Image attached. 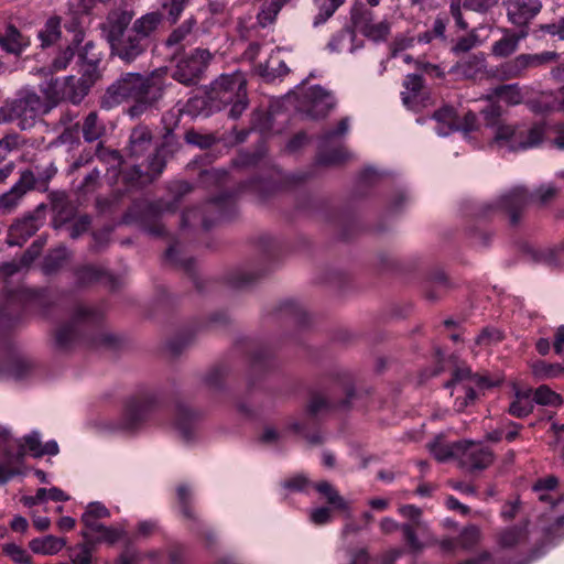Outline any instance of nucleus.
Here are the masks:
<instances>
[{
	"instance_id": "f257e3e1",
	"label": "nucleus",
	"mask_w": 564,
	"mask_h": 564,
	"mask_svg": "<svg viewBox=\"0 0 564 564\" xmlns=\"http://www.w3.org/2000/svg\"><path fill=\"white\" fill-rule=\"evenodd\" d=\"M167 74L176 79V70L166 66L156 68L147 77L138 73L123 74L108 87L101 106L110 109L123 101L133 100L135 104L129 109V115L138 116L162 97L166 86L163 77Z\"/></svg>"
},
{
	"instance_id": "f03ea898",
	"label": "nucleus",
	"mask_w": 564,
	"mask_h": 564,
	"mask_svg": "<svg viewBox=\"0 0 564 564\" xmlns=\"http://www.w3.org/2000/svg\"><path fill=\"white\" fill-rule=\"evenodd\" d=\"M99 321L100 314L97 311L87 306H78L70 322L57 330L56 345L62 349H66L77 341H83L91 347L113 345L115 337L99 330Z\"/></svg>"
},
{
	"instance_id": "7ed1b4c3",
	"label": "nucleus",
	"mask_w": 564,
	"mask_h": 564,
	"mask_svg": "<svg viewBox=\"0 0 564 564\" xmlns=\"http://www.w3.org/2000/svg\"><path fill=\"white\" fill-rule=\"evenodd\" d=\"M53 107L52 102L43 99L34 89L22 88L12 101L0 108V123L14 122L21 130H28Z\"/></svg>"
},
{
	"instance_id": "20e7f679",
	"label": "nucleus",
	"mask_w": 564,
	"mask_h": 564,
	"mask_svg": "<svg viewBox=\"0 0 564 564\" xmlns=\"http://www.w3.org/2000/svg\"><path fill=\"white\" fill-rule=\"evenodd\" d=\"M246 85L247 80L241 72L221 75L212 84L209 98L219 106L230 105L229 116L238 119L248 106Z\"/></svg>"
},
{
	"instance_id": "39448f33",
	"label": "nucleus",
	"mask_w": 564,
	"mask_h": 564,
	"mask_svg": "<svg viewBox=\"0 0 564 564\" xmlns=\"http://www.w3.org/2000/svg\"><path fill=\"white\" fill-rule=\"evenodd\" d=\"M545 135V123H534L531 126L499 124L495 131L494 142L499 149L522 151L540 145Z\"/></svg>"
},
{
	"instance_id": "423d86ee",
	"label": "nucleus",
	"mask_w": 564,
	"mask_h": 564,
	"mask_svg": "<svg viewBox=\"0 0 564 564\" xmlns=\"http://www.w3.org/2000/svg\"><path fill=\"white\" fill-rule=\"evenodd\" d=\"M557 486L558 479L552 475L536 480L533 485L538 499L550 505L546 517L553 521L551 529L564 527V494H557Z\"/></svg>"
},
{
	"instance_id": "0eeeda50",
	"label": "nucleus",
	"mask_w": 564,
	"mask_h": 564,
	"mask_svg": "<svg viewBox=\"0 0 564 564\" xmlns=\"http://www.w3.org/2000/svg\"><path fill=\"white\" fill-rule=\"evenodd\" d=\"M335 105L336 99L334 95L322 86L315 85L301 89L299 109L310 118L325 117Z\"/></svg>"
},
{
	"instance_id": "6e6552de",
	"label": "nucleus",
	"mask_w": 564,
	"mask_h": 564,
	"mask_svg": "<svg viewBox=\"0 0 564 564\" xmlns=\"http://www.w3.org/2000/svg\"><path fill=\"white\" fill-rule=\"evenodd\" d=\"M36 183L35 173L31 170H23L19 180L0 195V213L3 215L13 213L24 196L35 187Z\"/></svg>"
},
{
	"instance_id": "1a4fd4ad",
	"label": "nucleus",
	"mask_w": 564,
	"mask_h": 564,
	"mask_svg": "<svg viewBox=\"0 0 564 564\" xmlns=\"http://www.w3.org/2000/svg\"><path fill=\"white\" fill-rule=\"evenodd\" d=\"M349 131V119L344 118L338 122L336 129L327 131L324 133L319 140V154L318 161L323 164H334L339 163L347 159L348 153L343 148L339 147L335 149L333 152L328 153V149L332 145L337 144V141L343 138Z\"/></svg>"
},
{
	"instance_id": "9d476101",
	"label": "nucleus",
	"mask_w": 564,
	"mask_h": 564,
	"mask_svg": "<svg viewBox=\"0 0 564 564\" xmlns=\"http://www.w3.org/2000/svg\"><path fill=\"white\" fill-rule=\"evenodd\" d=\"M556 58L554 52L539 54H520L500 66V74L506 79L521 77L528 69L550 63Z\"/></svg>"
},
{
	"instance_id": "9b49d317",
	"label": "nucleus",
	"mask_w": 564,
	"mask_h": 564,
	"mask_svg": "<svg viewBox=\"0 0 564 564\" xmlns=\"http://www.w3.org/2000/svg\"><path fill=\"white\" fill-rule=\"evenodd\" d=\"M284 488L292 490H307L312 484L303 476L296 475L283 482ZM313 487L319 492L329 505H333L335 508L346 511L348 517H350V507L348 502L338 494V491L327 481H321Z\"/></svg>"
},
{
	"instance_id": "f8f14e48",
	"label": "nucleus",
	"mask_w": 564,
	"mask_h": 564,
	"mask_svg": "<svg viewBox=\"0 0 564 564\" xmlns=\"http://www.w3.org/2000/svg\"><path fill=\"white\" fill-rule=\"evenodd\" d=\"M457 462L460 467L474 471L487 468L494 462L491 449L481 443L462 441Z\"/></svg>"
},
{
	"instance_id": "ddd939ff",
	"label": "nucleus",
	"mask_w": 564,
	"mask_h": 564,
	"mask_svg": "<svg viewBox=\"0 0 564 564\" xmlns=\"http://www.w3.org/2000/svg\"><path fill=\"white\" fill-rule=\"evenodd\" d=\"M474 381L469 368H458L454 371L452 380L446 383V388H451L452 395L455 397L454 406L456 411L465 410L475 400Z\"/></svg>"
},
{
	"instance_id": "4468645a",
	"label": "nucleus",
	"mask_w": 564,
	"mask_h": 564,
	"mask_svg": "<svg viewBox=\"0 0 564 564\" xmlns=\"http://www.w3.org/2000/svg\"><path fill=\"white\" fill-rule=\"evenodd\" d=\"M148 45L149 43L133 32L132 28L110 44L112 51L126 62L134 61L147 50Z\"/></svg>"
},
{
	"instance_id": "2eb2a0df",
	"label": "nucleus",
	"mask_w": 564,
	"mask_h": 564,
	"mask_svg": "<svg viewBox=\"0 0 564 564\" xmlns=\"http://www.w3.org/2000/svg\"><path fill=\"white\" fill-rule=\"evenodd\" d=\"M153 400L133 397L127 400L122 413V427L129 431L138 429L148 417Z\"/></svg>"
},
{
	"instance_id": "dca6fc26",
	"label": "nucleus",
	"mask_w": 564,
	"mask_h": 564,
	"mask_svg": "<svg viewBox=\"0 0 564 564\" xmlns=\"http://www.w3.org/2000/svg\"><path fill=\"white\" fill-rule=\"evenodd\" d=\"M509 20L517 25L527 24L541 10L540 0H503Z\"/></svg>"
},
{
	"instance_id": "f3484780",
	"label": "nucleus",
	"mask_w": 564,
	"mask_h": 564,
	"mask_svg": "<svg viewBox=\"0 0 564 564\" xmlns=\"http://www.w3.org/2000/svg\"><path fill=\"white\" fill-rule=\"evenodd\" d=\"M212 55L208 51L196 50L191 56L178 63V82L189 83L205 69Z\"/></svg>"
},
{
	"instance_id": "a211bd4d",
	"label": "nucleus",
	"mask_w": 564,
	"mask_h": 564,
	"mask_svg": "<svg viewBox=\"0 0 564 564\" xmlns=\"http://www.w3.org/2000/svg\"><path fill=\"white\" fill-rule=\"evenodd\" d=\"M529 195L524 187L517 186L503 194L497 202L499 208L505 209L510 217V223L516 225L519 221V213L528 204Z\"/></svg>"
},
{
	"instance_id": "6ab92c4d",
	"label": "nucleus",
	"mask_w": 564,
	"mask_h": 564,
	"mask_svg": "<svg viewBox=\"0 0 564 564\" xmlns=\"http://www.w3.org/2000/svg\"><path fill=\"white\" fill-rule=\"evenodd\" d=\"M133 15V11L121 9L113 10L108 14L106 22L102 24V31L106 33L109 44L128 31L127 28L131 23Z\"/></svg>"
},
{
	"instance_id": "aec40b11",
	"label": "nucleus",
	"mask_w": 564,
	"mask_h": 564,
	"mask_svg": "<svg viewBox=\"0 0 564 564\" xmlns=\"http://www.w3.org/2000/svg\"><path fill=\"white\" fill-rule=\"evenodd\" d=\"M36 229L35 218L33 216L19 219L11 225L7 241L10 246H20L33 236Z\"/></svg>"
},
{
	"instance_id": "412c9836",
	"label": "nucleus",
	"mask_w": 564,
	"mask_h": 564,
	"mask_svg": "<svg viewBox=\"0 0 564 564\" xmlns=\"http://www.w3.org/2000/svg\"><path fill=\"white\" fill-rule=\"evenodd\" d=\"M533 408L532 390L514 388V394L509 403L508 413L516 417H525L533 411Z\"/></svg>"
},
{
	"instance_id": "4be33fe9",
	"label": "nucleus",
	"mask_w": 564,
	"mask_h": 564,
	"mask_svg": "<svg viewBox=\"0 0 564 564\" xmlns=\"http://www.w3.org/2000/svg\"><path fill=\"white\" fill-rule=\"evenodd\" d=\"M462 441L448 443L442 435L435 437L433 442L429 444V451L438 462H447L449 459L457 460L459 451H462Z\"/></svg>"
},
{
	"instance_id": "5701e85b",
	"label": "nucleus",
	"mask_w": 564,
	"mask_h": 564,
	"mask_svg": "<svg viewBox=\"0 0 564 564\" xmlns=\"http://www.w3.org/2000/svg\"><path fill=\"white\" fill-rule=\"evenodd\" d=\"M486 61L482 54L468 56L466 59L456 63L451 72L458 77L476 78L485 70Z\"/></svg>"
},
{
	"instance_id": "b1692460",
	"label": "nucleus",
	"mask_w": 564,
	"mask_h": 564,
	"mask_svg": "<svg viewBox=\"0 0 564 564\" xmlns=\"http://www.w3.org/2000/svg\"><path fill=\"white\" fill-rule=\"evenodd\" d=\"M403 85L405 88V90L401 93L403 105L409 109L417 110L422 100L421 90L423 87V80L421 76L415 74L408 75Z\"/></svg>"
},
{
	"instance_id": "393cba45",
	"label": "nucleus",
	"mask_w": 564,
	"mask_h": 564,
	"mask_svg": "<svg viewBox=\"0 0 564 564\" xmlns=\"http://www.w3.org/2000/svg\"><path fill=\"white\" fill-rule=\"evenodd\" d=\"M107 132L105 121L97 111H90L83 120L82 133L86 142L93 143L100 140Z\"/></svg>"
},
{
	"instance_id": "a878e982",
	"label": "nucleus",
	"mask_w": 564,
	"mask_h": 564,
	"mask_svg": "<svg viewBox=\"0 0 564 564\" xmlns=\"http://www.w3.org/2000/svg\"><path fill=\"white\" fill-rule=\"evenodd\" d=\"M147 171L143 172L140 166L133 167V176H131L129 180L131 181H138L140 183H143V178L145 181L152 180L160 175L162 171L165 167V160L162 155L161 151H155L148 160H147Z\"/></svg>"
},
{
	"instance_id": "bb28decb",
	"label": "nucleus",
	"mask_w": 564,
	"mask_h": 564,
	"mask_svg": "<svg viewBox=\"0 0 564 564\" xmlns=\"http://www.w3.org/2000/svg\"><path fill=\"white\" fill-rule=\"evenodd\" d=\"M66 545L64 538H57L48 534L41 538L32 539L29 542L30 550L35 554L55 555Z\"/></svg>"
},
{
	"instance_id": "cd10ccee",
	"label": "nucleus",
	"mask_w": 564,
	"mask_h": 564,
	"mask_svg": "<svg viewBox=\"0 0 564 564\" xmlns=\"http://www.w3.org/2000/svg\"><path fill=\"white\" fill-rule=\"evenodd\" d=\"M151 145L152 134L147 127L139 126L132 130L129 141V152L131 156H142L148 150H150Z\"/></svg>"
},
{
	"instance_id": "c85d7f7f",
	"label": "nucleus",
	"mask_w": 564,
	"mask_h": 564,
	"mask_svg": "<svg viewBox=\"0 0 564 564\" xmlns=\"http://www.w3.org/2000/svg\"><path fill=\"white\" fill-rule=\"evenodd\" d=\"M433 118L436 121L435 130L438 135L446 137L452 131L459 130L460 127L457 122V116L452 107H444L437 110Z\"/></svg>"
},
{
	"instance_id": "c756f323",
	"label": "nucleus",
	"mask_w": 564,
	"mask_h": 564,
	"mask_svg": "<svg viewBox=\"0 0 564 564\" xmlns=\"http://www.w3.org/2000/svg\"><path fill=\"white\" fill-rule=\"evenodd\" d=\"M163 17L159 12H149L137 19L132 29L133 32L138 33L145 42L149 43L150 36L156 31L161 24Z\"/></svg>"
},
{
	"instance_id": "7c9ffc66",
	"label": "nucleus",
	"mask_w": 564,
	"mask_h": 564,
	"mask_svg": "<svg viewBox=\"0 0 564 564\" xmlns=\"http://www.w3.org/2000/svg\"><path fill=\"white\" fill-rule=\"evenodd\" d=\"M178 440L189 443L196 431V415L187 408L178 403Z\"/></svg>"
},
{
	"instance_id": "2f4dec72",
	"label": "nucleus",
	"mask_w": 564,
	"mask_h": 564,
	"mask_svg": "<svg viewBox=\"0 0 564 564\" xmlns=\"http://www.w3.org/2000/svg\"><path fill=\"white\" fill-rule=\"evenodd\" d=\"M28 45L19 30L13 25H8L4 34H0V47L7 53L20 54Z\"/></svg>"
},
{
	"instance_id": "473e14b6",
	"label": "nucleus",
	"mask_w": 564,
	"mask_h": 564,
	"mask_svg": "<svg viewBox=\"0 0 564 564\" xmlns=\"http://www.w3.org/2000/svg\"><path fill=\"white\" fill-rule=\"evenodd\" d=\"M527 535V524L508 528L498 534L497 543L502 549H511L525 541Z\"/></svg>"
},
{
	"instance_id": "72a5a7b5",
	"label": "nucleus",
	"mask_w": 564,
	"mask_h": 564,
	"mask_svg": "<svg viewBox=\"0 0 564 564\" xmlns=\"http://www.w3.org/2000/svg\"><path fill=\"white\" fill-rule=\"evenodd\" d=\"M525 36V32L505 35L494 43L491 52L497 57H507L518 50L519 42Z\"/></svg>"
},
{
	"instance_id": "f704fd0d",
	"label": "nucleus",
	"mask_w": 564,
	"mask_h": 564,
	"mask_svg": "<svg viewBox=\"0 0 564 564\" xmlns=\"http://www.w3.org/2000/svg\"><path fill=\"white\" fill-rule=\"evenodd\" d=\"M355 39L356 34L352 30L348 28L343 29L332 37L327 46L329 51L334 53L343 51L354 53L356 51V46L354 45Z\"/></svg>"
},
{
	"instance_id": "c9c22d12",
	"label": "nucleus",
	"mask_w": 564,
	"mask_h": 564,
	"mask_svg": "<svg viewBox=\"0 0 564 564\" xmlns=\"http://www.w3.org/2000/svg\"><path fill=\"white\" fill-rule=\"evenodd\" d=\"M531 372L538 380H547L564 376V367L560 364H547L536 360L530 365Z\"/></svg>"
},
{
	"instance_id": "e433bc0d",
	"label": "nucleus",
	"mask_w": 564,
	"mask_h": 564,
	"mask_svg": "<svg viewBox=\"0 0 564 564\" xmlns=\"http://www.w3.org/2000/svg\"><path fill=\"white\" fill-rule=\"evenodd\" d=\"M61 18L55 15L47 19L43 29L39 32L42 47L56 43L61 39Z\"/></svg>"
},
{
	"instance_id": "4c0bfd02",
	"label": "nucleus",
	"mask_w": 564,
	"mask_h": 564,
	"mask_svg": "<svg viewBox=\"0 0 564 564\" xmlns=\"http://www.w3.org/2000/svg\"><path fill=\"white\" fill-rule=\"evenodd\" d=\"M494 96L509 106L519 105L523 100V94L518 84L501 85L494 89Z\"/></svg>"
},
{
	"instance_id": "58836bf2",
	"label": "nucleus",
	"mask_w": 564,
	"mask_h": 564,
	"mask_svg": "<svg viewBox=\"0 0 564 564\" xmlns=\"http://www.w3.org/2000/svg\"><path fill=\"white\" fill-rule=\"evenodd\" d=\"M532 395L533 401L541 405L558 406L563 402L562 397L547 386H540Z\"/></svg>"
},
{
	"instance_id": "ea45409f",
	"label": "nucleus",
	"mask_w": 564,
	"mask_h": 564,
	"mask_svg": "<svg viewBox=\"0 0 564 564\" xmlns=\"http://www.w3.org/2000/svg\"><path fill=\"white\" fill-rule=\"evenodd\" d=\"M361 31L368 39L375 42L384 41L390 32V24L387 21L366 23L361 26Z\"/></svg>"
},
{
	"instance_id": "a19ab883",
	"label": "nucleus",
	"mask_w": 564,
	"mask_h": 564,
	"mask_svg": "<svg viewBox=\"0 0 564 564\" xmlns=\"http://www.w3.org/2000/svg\"><path fill=\"white\" fill-rule=\"evenodd\" d=\"M78 46H74L72 44L67 45L64 50H62L57 56L53 59L51 64L52 72H61L66 69L69 65L70 61L75 56V52Z\"/></svg>"
},
{
	"instance_id": "79ce46f5",
	"label": "nucleus",
	"mask_w": 564,
	"mask_h": 564,
	"mask_svg": "<svg viewBox=\"0 0 564 564\" xmlns=\"http://www.w3.org/2000/svg\"><path fill=\"white\" fill-rule=\"evenodd\" d=\"M24 441L25 445H19L18 459H21L25 454V447L34 457H39L37 452H41L42 448L40 433L37 431H33L24 437Z\"/></svg>"
},
{
	"instance_id": "37998d69",
	"label": "nucleus",
	"mask_w": 564,
	"mask_h": 564,
	"mask_svg": "<svg viewBox=\"0 0 564 564\" xmlns=\"http://www.w3.org/2000/svg\"><path fill=\"white\" fill-rule=\"evenodd\" d=\"M282 8V3L280 1H271L269 4H267L258 14V21L262 26H267L268 24L272 23L279 11Z\"/></svg>"
},
{
	"instance_id": "c03bdc74",
	"label": "nucleus",
	"mask_w": 564,
	"mask_h": 564,
	"mask_svg": "<svg viewBox=\"0 0 564 564\" xmlns=\"http://www.w3.org/2000/svg\"><path fill=\"white\" fill-rule=\"evenodd\" d=\"M110 517V511L101 502L95 501L88 503L85 512L82 514V520H100Z\"/></svg>"
},
{
	"instance_id": "a18cd8bd",
	"label": "nucleus",
	"mask_w": 564,
	"mask_h": 564,
	"mask_svg": "<svg viewBox=\"0 0 564 564\" xmlns=\"http://www.w3.org/2000/svg\"><path fill=\"white\" fill-rule=\"evenodd\" d=\"M96 155L101 162L110 163L113 167H119L122 164L120 152L104 148L101 143L97 145Z\"/></svg>"
},
{
	"instance_id": "49530a36",
	"label": "nucleus",
	"mask_w": 564,
	"mask_h": 564,
	"mask_svg": "<svg viewBox=\"0 0 564 564\" xmlns=\"http://www.w3.org/2000/svg\"><path fill=\"white\" fill-rule=\"evenodd\" d=\"M93 547L88 543L78 544L72 550L70 560L73 564H91Z\"/></svg>"
},
{
	"instance_id": "de8ad7c7",
	"label": "nucleus",
	"mask_w": 564,
	"mask_h": 564,
	"mask_svg": "<svg viewBox=\"0 0 564 564\" xmlns=\"http://www.w3.org/2000/svg\"><path fill=\"white\" fill-rule=\"evenodd\" d=\"M4 553L19 564H32L30 554L21 546L10 543L3 547Z\"/></svg>"
},
{
	"instance_id": "09e8293b",
	"label": "nucleus",
	"mask_w": 564,
	"mask_h": 564,
	"mask_svg": "<svg viewBox=\"0 0 564 564\" xmlns=\"http://www.w3.org/2000/svg\"><path fill=\"white\" fill-rule=\"evenodd\" d=\"M502 339L500 330L495 328H485L476 338V345L478 346H490Z\"/></svg>"
},
{
	"instance_id": "8fccbe9b",
	"label": "nucleus",
	"mask_w": 564,
	"mask_h": 564,
	"mask_svg": "<svg viewBox=\"0 0 564 564\" xmlns=\"http://www.w3.org/2000/svg\"><path fill=\"white\" fill-rule=\"evenodd\" d=\"M65 30L72 34L70 44L78 46L85 37V33L76 17L65 24Z\"/></svg>"
},
{
	"instance_id": "3c124183",
	"label": "nucleus",
	"mask_w": 564,
	"mask_h": 564,
	"mask_svg": "<svg viewBox=\"0 0 564 564\" xmlns=\"http://www.w3.org/2000/svg\"><path fill=\"white\" fill-rule=\"evenodd\" d=\"M123 530L115 527H105L101 533L95 538V542L116 543L123 536Z\"/></svg>"
},
{
	"instance_id": "603ef678",
	"label": "nucleus",
	"mask_w": 564,
	"mask_h": 564,
	"mask_svg": "<svg viewBox=\"0 0 564 564\" xmlns=\"http://www.w3.org/2000/svg\"><path fill=\"white\" fill-rule=\"evenodd\" d=\"M480 538V531L475 525H469L465 528L459 536V543L463 547H471L474 544L478 542Z\"/></svg>"
},
{
	"instance_id": "864d4df0",
	"label": "nucleus",
	"mask_w": 564,
	"mask_h": 564,
	"mask_svg": "<svg viewBox=\"0 0 564 564\" xmlns=\"http://www.w3.org/2000/svg\"><path fill=\"white\" fill-rule=\"evenodd\" d=\"M68 257V250L65 247H59L54 250V253L47 257L45 263V272H52L57 265L59 261L65 260Z\"/></svg>"
},
{
	"instance_id": "5fc2aeb1",
	"label": "nucleus",
	"mask_w": 564,
	"mask_h": 564,
	"mask_svg": "<svg viewBox=\"0 0 564 564\" xmlns=\"http://www.w3.org/2000/svg\"><path fill=\"white\" fill-rule=\"evenodd\" d=\"M546 134L552 135V143L564 151V124L546 126Z\"/></svg>"
},
{
	"instance_id": "6e6d98bb",
	"label": "nucleus",
	"mask_w": 564,
	"mask_h": 564,
	"mask_svg": "<svg viewBox=\"0 0 564 564\" xmlns=\"http://www.w3.org/2000/svg\"><path fill=\"white\" fill-rule=\"evenodd\" d=\"M100 172L97 169L90 171L83 180L79 188L84 193H89L95 191L99 185Z\"/></svg>"
},
{
	"instance_id": "4d7b16f0",
	"label": "nucleus",
	"mask_w": 564,
	"mask_h": 564,
	"mask_svg": "<svg viewBox=\"0 0 564 564\" xmlns=\"http://www.w3.org/2000/svg\"><path fill=\"white\" fill-rule=\"evenodd\" d=\"M540 30L544 33H549L552 36H557L564 40V17H561L556 22L541 24Z\"/></svg>"
},
{
	"instance_id": "13d9d810",
	"label": "nucleus",
	"mask_w": 564,
	"mask_h": 564,
	"mask_svg": "<svg viewBox=\"0 0 564 564\" xmlns=\"http://www.w3.org/2000/svg\"><path fill=\"white\" fill-rule=\"evenodd\" d=\"M499 0H464V7L477 12H486L498 3Z\"/></svg>"
},
{
	"instance_id": "bf43d9fd",
	"label": "nucleus",
	"mask_w": 564,
	"mask_h": 564,
	"mask_svg": "<svg viewBox=\"0 0 564 564\" xmlns=\"http://www.w3.org/2000/svg\"><path fill=\"white\" fill-rule=\"evenodd\" d=\"M192 491L187 486H178V506L183 505V513L185 517L191 518L193 516L188 503L192 501Z\"/></svg>"
},
{
	"instance_id": "052dcab7",
	"label": "nucleus",
	"mask_w": 564,
	"mask_h": 564,
	"mask_svg": "<svg viewBox=\"0 0 564 564\" xmlns=\"http://www.w3.org/2000/svg\"><path fill=\"white\" fill-rule=\"evenodd\" d=\"M310 519L314 524H326L332 519L330 509L326 507L313 509L310 513Z\"/></svg>"
},
{
	"instance_id": "680f3d73",
	"label": "nucleus",
	"mask_w": 564,
	"mask_h": 564,
	"mask_svg": "<svg viewBox=\"0 0 564 564\" xmlns=\"http://www.w3.org/2000/svg\"><path fill=\"white\" fill-rule=\"evenodd\" d=\"M77 274L80 281L91 282L98 280L101 276L102 270L97 269L93 265H86L79 269Z\"/></svg>"
},
{
	"instance_id": "e2e57ef3",
	"label": "nucleus",
	"mask_w": 564,
	"mask_h": 564,
	"mask_svg": "<svg viewBox=\"0 0 564 564\" xmlns=\"http://www.w3.org/2000/svg\"><path fill=\"white\" fill-rule=\"evenodd\" d=\"M82 522L84 523V525L86 528L85 531H82V535L86 540L91 539L94 533H97V534L101 533L106 527L102 523H100L99 520H96V519L82 520Z\"/></svg>"
},
{
	"instance_id": "0e129e2a",
	"label": "nucleus",
	"mask_w": 564,
	"mask_h": 564,
	"mask_svg": "<svg viewBox=\"0 0 564 564\" xmlns=\"http://www.w3.org/2000/svg\"><path fill=\"white\" fill-rule=\"evenodd\" d=\"M17 139L15 137H4L0 140V162L8 163L7 156L9 153L15 148Z\"/></svg>"
},
{
	"instance_id": "69168bd1",
	"label": "nucleus",
	"mask_w": 564,
	"mask_h": 564,
	"mask_svg": "<svg viewBox=\"0 0 564 564\" xmlns=\"http://www.w3.org/2000/svg\"><path fill=\"white\" fill-rule=\"evenodd\" d=\"M185 139L187 143L197 145L199 148H207L212 144L213 138L209 135H200L197 132L189 131L186 133Z\"/></svg>"
},
{
	"instance_id": "338daca9",
	"label": "nucleus",
	"mask_w": 564,
	"mask_h": 564,
	"mask_svg": "<svg viewBox=\"0 0 564 564\" xmlns=\"http://www.w3.org/2000/svg\"><path fill=\"white\" fill-rule=\"evenodd\" d=\"M89 226H90V218L88 216H83L70 227L69 236L73 239H76L83 232L87 231Z\"/></svg>"
},
{
	"instance_id": "774afa93",
	"label": "nucleus",
	"mask_w": 564,
	"mask_h": 564,
	"mask_svg": "<svg viewBox=\"0 0 564 564\" xmlns=\"http://www.w3.org/2000/svg\"><path fill=\"white\" fill-rule=\"evenodd\" d=\"M556 194V188L552 184L542 185L535 191V198L541 203L545 204L549 199L554 197Z\"/></svg>"
}]
</instances>
